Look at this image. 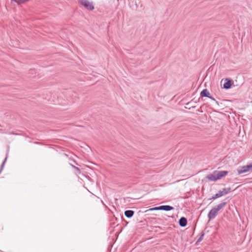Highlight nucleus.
Returning <instances> with one entry per match:
<instances>
[{
    "label": "nucleus",
    "instance_id": "6",
    "mask_svg": "<svg viewBox=\"0 0 252 252\" xmlns=\"http://www.w3.org/2000/svg\"><path fill=\"white\" fill-rule=\"evenodd\" d=\"M179 225L182 227H185L187 224V220L185 217H182L180 218L179 221Z\"/></svg>",
    "mask_w": 252,
    "mask_h": 252
},
{
    "label": "nucleus",
    "instance_id": "3",
    "mask_svg": "<svg viewBox=\"0 0 252 252\" xmlns=\"http://www.w3.org/2000/svg\"><path fill=\"white\" fill-rule=\"evenodd\" d=\"M78 2L88 10H92L94 9L93 2L89 1L88 0H78Z\"/></svg>",
    "mask_w": 252,
    "mask_h": 252
},
{
    "label": "nucleus",
    "instance_id": "13",
    "mask_svg": "<svg viewBox=\"0 0 252 252\" xmlns=\"http://www.w3.org/2000/svg\"><path fill=\"white\" fill-rule=\"evenodd\" d=\"M161 208V206H160L159 207H156L151 208L150 209V210H151V211L161 210V208Z\"/></svg>",
    "mask_w": 252,
    "mask_h": 252
},
{
    "label": "nucleus",
    "instance_id": "5",
    "mask_svg": "<svg viewBox=\"0 0 252 252\" xmlns=\"http://www.w3.org/2000/svg\"><path fill=\"white\" fill-rule=\"evenodd\" d=\"M231 190L230 188H223L222 190H220L218 191V193L220 197L227 194L229 193Z\"/></svg>",
    "mask_w": 252,
    "mask_h": 252
},
{
    "label": "nucleus",
    "instance_id": "4",
    "mask_svg": "<svg viewBox=\"0 0 252 252\" xmlns=\"http://www.w3.org/2000/svg\"><path fill=\"white\" fill-rule=\"evenodd\" d=\"M251 169H252V164L244 166L238 169V173L239 174L246 173Z\"/></svg>",
    "mask_w": 252,
    "mask_h": 252
},
{
    "label": "nucleus",
    "instance_id": "9",
    "mask_svg": "<svg viewBox=\"0 0 252 252\" xmlns=\"http://www.w3.org/2000/svg\"><path fill=\"white\" fill-rule=\"evenodd\" d=\"M134 213V212L132 210H126L125 212V216L128 218H131L133 216Z\"/></svg>",
    "mask_w": 252,
    "mask_h": 252
},
{
    "label": "nucleus",
    "instance_id": "8",
    "mask_svg": "<svg viewBox=\"0 0 252 252\" xmlns=\"http://www.w3.org/2000/svg\"><path fill=\"white\" fill-rule=\"evenodd\" d=\"M161 210H164L166 211H171L174 209V208L169 205H162L161 206Z\"/></svg>",
    "mask_w": 252,
    "mask_h": 252
},
{
    "label": "nucleus",
    "instance_id": "11",
    "mask_svg": "<svg viewBox=\"0 0 252 252\" xmlns=\"http://www.w3.org/2000/svg\"><path fill=\"white\" fill-rule=\"evenodd\" d=\"M70 165L74 169L75 171L76 172V173L77 174H80L81 173V171H80V169L78 167H76V166H74V165H72L71 164H70Z\"/></svg>",
    "mask_w": 252,
    "mask_h": 252
},
{
    "label": "nucleus",
    "instance_id": "1",
    "mask_svg": "<svg viewBox=\"0 0 252 252\" xmlns=\"http://www.w3.org/2000/svg\"><path fill=\"white\" fill-rule=\"evenodd\" d=\"M228 173L227 171L215 170L212 174L208 175L206 178L211 181H216L224 177Z\"/></svg>",
    "mask_w": 252,
    "mask_h": 252
},
{
    "label": "nucleus",
    "instance_id": "14",
    "mask_svg": "<svg viewBox=\"0 0 252 252\" xmlns=\"http://www.w3.org/2000/svg\"><path fill=\"white\" fill-rule=\"evenodd\" d=\"M203 236H204V233H202L201 234V235L200 236V237L198 238V239L197 240V242L201 241L202 240V239H203Z\"/></svg>",
    "mask_w": 252,
    "mask_h": 252
},
{
    "label": "nucleus",
    "instance_id": "2",
    "mask_svg": "<svg viewBox=\"0 0 252 252\" xmlns=\"http://www.w3.org/2000/svg\"><path fill=\"white\" fill-rule=\"evenodd\" d=\"M226 204V202H222L213 208L208 214V218L209 220H213L215 218L218 214V212L224 207Z\"/></svg>",
    "mask_w": 252,
    "mask_h": 252
},
{
    "label": "nucleus",
    "instance_id": "12",
    "mask_svg": "<svg viewBox=\"0 0 252 252\" xmlns=\"http://www.w3.org/2000/svg\"><path fill=\"white\" fill-rule=\"evenodd\" d=\"M220 197L219 194L218 193H217L216 194H215L214 196H213L211 198H210L209 199H213V200H215L218 198H219Z\"/></svg>",
    "mask_w": 252,
    "mask_h": 252
},
{
    "label": "nucleus",
    "instance_id": "10",
    "mask_svg": "<svg viewBox=\"0 0 252 252\" xmlns=\"http://www.w3.org/2000/svg\"><path fill=\"white\" fill-rule=\"evenodd\" d=\"M227 81L224 83L223 88L226 89H229L232 85L231 82L229 80H226Z\"/></svg>",
    "mask_w": 252,
    "mask_h": 252
},
{
    "label": "nucleus",
    "instance_id": "15",
    "mask_svg": "<svg viewBox=\"0 0 252 252\" xmlns=\"http://www.w3.org/2000/svg\"><path fill=\"white\" fill-rule=\"evenodd\" d=\"M211 99L213 100L214 101H215L216 103L218 104V102L217 101H216V99L212 97V98H211Z\"/></svg>",
    "mask_w": 252,
    "mask_h": 252
},
{
    "label": "nucleus",
    "instance_id": "7",
    "mask_svg": "<svg viewBox=\"0 0 252 252\" xmlns=\"http://www.w3.org/2000/svg\"><path fill=\"white\" fill-rule=\"evenodd\" d=\"M201 95L202 96H205V97H209L210 98H212V96H210V94L207 89H204L201 92Z\"/></svg>",
    "mask_w": 252,
    "mask_h": 252
}]
</instances>
